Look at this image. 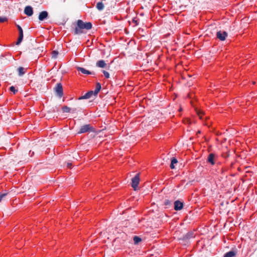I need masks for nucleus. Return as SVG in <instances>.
Here are the masks:
<instances>
[{"mask_svg": "<svg viewBox=\"0 0 257 257\" xmlns=\"http://www.w3.org/2000/svg\"><path fill=\"white\" fill-rule=\"evenodd\" d=\"M34 50L36 54H39L42 51L41 49L39 48H35Z\"/></svg>", "mask_w": 257, "mask_h": 257, "instance_id": "obj_29", "label": "nucleus"}, {"mask_svg": "<svg viewBox=\"0 0 257 257\" xmlns=\"http://www.w3.org/2000/svg\"><path fill=\"white\" fill-rule=\"evenodd\" d=\"M59 53L57 51H53L52 52V58L56 59L57 58Z\"/></svg>", "mask_w": 257, "mask_h": 257, "instance_id": "obj_22", "label": "nucleus"}, {"mask_svg": "<svg viewBox=\"0 0 257 257\" xmlns=\"http://www.w3.org/2000/svg\"><path fill=\"white\" fill-rule=\"evenodd\" d=\"M72 163H67V167L69 168H71L72 167Z\"/></svg>", "mask_w": 257, "mask_h": 257, "instance_id": "obj_30", "label": "nucleus"}, {"mask_svg": "<svg viewBox=\"0 0 257 257\" xmlns=\"http://www.w3.org/2000/svg\"><path fill=\"white\" fill-rule=\"evenodd\" d=\"M23 39V34H21V35H19V38L17 40V41L16 42V45H19L22 41Z\"/></svg>", "mask_w": 257, "mask_h": 257, "instance_id": "obj_20", "label": "nucleus"}, {"mask_svg": "<svg viewBox=\"0 0 257 257\" xmlns=\"http://www.w3.org/2000/svg\"><path fill=\"white\" fill-rule=\"evenodd\" d=\"M10 90L11 91L13 92L14 94H16L18 92V89H16L13 86L10 87Z\"/></svg>", "mask_w": 257, "mask_h": 257, "instance_id": "obj_23", "label": "nucleus"}, {"mask_svg": "<svg viewBox=\"0 0 257 257\" xmlns=\"http://www.w3.org/2000/svg\"><path fill=\"white\" fill-rule=\"evenodd\" d=\"M55 92L57 96L61 98L63 95V91L62 85L60 83H57L54 88Z\"/></svg>", "mask_w": 257, "mask_h": 257, "instance_id": "obj_3", "label": "nucleus"}, {"mask_svg": "<svg viewBox=\"0 0 257 257\" xmlns=\"http://www.w3.org/2000/svg\"><path fill=\"white\" fill-rule=\"evenodd\" d=\"M235 254L236 253L235 251L231 250L225 253L223 257H233L235 255Z\"/></svg>", "mask_w": 257, "mask_h": 257, "instance_id": "obj_17", "label": "nucleus"}, {"mask_svg": "<svg viewBox=\"0 0 257 257\" xmlns=\"http://www.w3.org/2000/svg\"><path fill=\"white\" fill-rule=\"evenodd\" d=\"M96 66L99 68H105L106 66V63L103 60H99L96 63Z\"/></svg>", "mask_w": 257, "mask_h": 257, "instance_id": "obj_13", "label": "nucleus"}, {"mask_svg": "<svg viewBox=\"0 0 257 257\" xmlns=\"http://www.w3.org/2000/svg\"><path fill=\"white\" fill-rule=\"evenodd\" d=\"M62 109L64 112H70L71 110V109L67 106L62 107Z\"/></svg>", "mask_w": 257, "mask_h": 257, "instance_id": "obj_21", "label": "nucleus"}, {"mask_svg": "<svg viewBox=\"0 0 257 257\" xmlns=\"http://www.w3.org/2000/svg\"><path fill=\"white\" fill-rule=\"evenodd\" d=\"M34 152H33L32 153V155H31V156H32L33 155H34Z\"/></svg>", "mask_w": 257, "mask_h": 257, "instance_id": "obj_32", "label": "nucleus"}, {"mask_svg": "<svg viewBox=\"0 0 257 257\" xmlns=\"http://www.w3.org/2000/svg\"><path fill=\"white\" fill-rule=\"evenodd\" d=\"M8 19L6 17H0V23L7 21Z\"/></svg>", "mask_w": 257, "mask_h": 257, "instance_id": "obj_28", "label": "nucleus"}, {"mask_svg": "<svg viewBox=\"0 0 257 257\" xmlns=\"http://www.w3.org/2000/svg\"><path fill=\"white\" fill-rule=\"evenodd\" d=\"M96 8L99 11H102L104 8V5L102 2H98L96 4Z\"/></svg>", "mask_w": 257, "mask_h": 257, "instance_id": "obj_16", "label": "nucleus"}, {"mask_svg": "<svg viewBox=\"0 0 257 257\" xmlns=\"http://www.w3.org/2000/svg\"><path fill=\"white\" fill-rule=\"evenodd\" d=\"M141 241H142V239L140 237H139L138 236H135L134 237V243L135 244H138Z\"/></svg>", "mask_w": 257, "mask_h": 257, "instance_id": "obj_19", "label": "nucleus"}, {"mask_svg": "<svg viewBox=\"0 0 257 257\" xmlns=\"http://www.w3.org/2000/svg\"><path fill=\"white\" fill-rule=\"evenodd\" d=\"M140 174H137L132 179V187L135 190H137V187L140 182Z\"/></svg>", "mask_w": 257, "mask_h": 257, "instance_id": "obj_4", "label": "nucleus"}, {"mask_svg": "<svg viewBox=\"0 0 257 257\" xmlns=\"http://www.w3.org/2000/svg\"><path fill=\"white\" fill-rule=\"evenodd\" d=\"M178 163V160H177L176 158H174V157H173L171 158V164H170V168L171 169H175V164H176Z\"/></svg>", "mask_w": 257, "mask_h": 257, "instance_id": "obj_15", "label": "nucleus"}, {"mask_svg": "<svg viewBox=\"0 0 257 257\" xmlns=\"http://www.w3.org/2000/svg\"><path fill=\"white\" fill-rule=\"evenodd\" d=\"M19 76H22L25 73V69L23 67H20L18 69Z\"/></svg>", "mask_w": 257, "mask_h": 257, "instance_id": "obj_18", "label": "nucleus"}, {"mask_svg": "<svg viewBox=\"0 0 257 257\" xmlns=\"http://www.w3.org/2000/svg\"><path fill=\"white\" fill-rule=\"evenodd\" d=\"M94 94V92L92 90L89 91L86 93L84 95L80 96L78 99H84L90 98L92 95Z\"/></svg>", "mask_w": 257, "mask_h": 257, "instance_id": "obj_11", "label": "nucleus"}, {"mask_svg": "<svg viewBox=\"0 0 257 257\" xmlns=\"http://www.w3.org/2000/svg\"><path fill=\"white\" fill-rule=\"evenodd\" d=\"M197 133H200V131H198Z\"/></svg>", "mask_w": 257, "mask_h": 257, "instance_id": "obj_38", "label": "nucleus"}, {"mask_svg": "<svg viewBox=\"0 0 257 257\" xmlns=\"http://www.w3.org/2000/svg\"><path fill=\"white\" fill-rule=\"evenodd\" d=\"M92 28V24L90 22L84 23L81 20H78L76 22V27L74 30V35H79L83 33V29L89 30Z\"/></svg>", "mask_w": 257, "mask_h": 257, "instance_id": "obj_1", "label": "nucleus"}, {"mask_svg": "<svg viewBox=\"0 0 257 257\" xmlns=\"http://www.w3.org/2000/svg\"><path fill=\"white\" fill-rule=\"evenodd\" d=\"M193 99H194V100H195V96H194Z\"/></svg>", "mask_w": 257, "mask_h": 257, "instance_id": "obj_39", "label": "nucleus"}, {"mask_svg": "<svg viewBox=\"0 0 257 257\" xmlns=\"http://www.w3.org/2000/svg\"><path fill=\"white\" fill-rule=\"evenodd\" d=\"M188 97H190V94H188Z\"/></svg>", "mask_w": 257, "mask_h": 257, "instance_id": "obj_33", "label": "nucleus"}, {"mask_svg": "<svg viewBox=\"0 0 257 257\" xmlns=\"http://www.w3.org/2000/svg\"><path fill=\"white\" fill-rule=\"evenodd\" d=\"M17 27L18 29V30H19V35H21V34H23V29H22V28H21V26H20L19 25H17Z\"/></svg>", "mask_w": 257, "mask_h": 257, "instance_id": "obj_25", "label": "nucleus"}, {"mask_svg": "<svg viewBox=\"0 0 257 257\" xmlns=\"http://www.w3.org/2000/svg\"><path fill=\"white\" fill-rule=\"evenodd\" d=\"M180 111H181L182 110V108H180V109H179Z\"/></svg>", "mask_w": 257, "mask_h": 257, "instance_id": "obj_36", "label": "nucleus"}, {"mask_svg": "<svg viewBox=\"0 0 257 257\" xmlns=\"http://www.w3.org/2000/svg\"><path fill=\"white\" fill-rule=\"evenodd\" d=\"M102 72H103V73L104 74V76L106 78H109V73L108 72H107V71H106L105 70H103Z\"/></svg>", "mask_w": 257, "mask_h": 257, "instance_id": "obj_26", "label": "nucleus"}, {"mask_svg": "<svg viewBox=\"0 0 257 257\" xmlns=\"http://www.w3.org/2000/svg\"><path fill=\"white\" fill-rule=\"evenodd\" d=\"M48 17V13L47 11H42L40 13L38 19L40 21H43L46 19Z\"/></svg>", "mask_w": 257, "mask_h": 257, "instance_id": "obj_7", "label": "nucleus"}, {"mask_svg": "<svg viewBox=\"0 0 257 257\" xmlns=\"http://www.w3.org/2000/svg\"><path fill=\"white\" fill-rule=\"evenodd\" d=\"M73 158H75L76 160L77 159L76 158H75V157H73Z\"/></svg>", "mask_w": 257, "mask_h": 257, "instance_id": "obj_37", "label": "nucleus"}, {"mask_svg": "<svg viewBox=\"0 0 257 257\" xmlns=\"http://www.w3.org/2000/svg\"><path fill=\"white\" fill-rule=\"evenodd\" d=\"M183 203L179 200L174 202V209L176 211L180 210L183 208Z\"/></svg>", "mask_w": 257, "mask_h": 257, "instance_id": "obj_6", "label": "nucleus"}, {"mask_svg": "<svg viewBox=\"0 0 257 257\" xmlns=\"http://www.w3.org/2000/svg\"><path fill=\"white\" fill-rule=\"evenodd\" d=\"M194 111L196 112L197 115L198 116L200 119L203 120L204 112L202 110L196 107L194 105Z\"/></svg>", "mask_w": 257, "mask_h": 257, "instance_id": "obj_8", "label": "nucleus"}, {"mask_svg": "<svg viewBox=\"0 0 257 257\" xmlns=\"http://www.w3.org/2000/svg\"><path fill=\"white\" fill-rule=\"evenodd\" d=\"M24 13L28 16H31L33 14V8L31 6H27L24 9Z\"/></svg>", "mask_w": 257, "mask_h": 257, "instance_id": "obj_9", "label": "nucleus"}, {"mask_svg": "<svg viewBox=\"0 0 257 257\" xmlns=\"http://www.w3.org/2000/svg\"><path fill=\"white\" fill-rule=\"evenodd\" d=\"M101 88V84L99 82H97L96 84V88L94 92V95H96L98 93L99 91L100 90Z\"/></svg>", "mask_w": 257, "mask_h": 257, "instance_id": "obj_14", "label": "nucleus"}, {"mask_svg": "<svg viewBox=\"0 0 257 257\" xmlns=\"http://www.w3.org/2000/svg\"><path fill=\"white\" fill-rule=\"evenodd\" d=\"M133 21H134L135 23H137V21H136L134 20Z\"/></svg>", "mask_w": 257, "mask_h": 257, "instance_id": "obj_35", "label": "nucleus"}, {"mask_svg": "<svg viewBox=\"0 0 257 257\" xmlns=\"http://www.w3.org/2000/svg\"><path fill=\"white\" fill-rule=\"evenodd\" d=\"M172 204V202L171 201H170L169 200H168V199H166L164 201V204L166 205V206H169V205H171Z\"/></svg>", "mask_w": 257, "mask_h": 257, "instance_id": "obj_24", "label": "nucleus"}, {"mask_svg": "<svg viewBox=\"0 0 257 257\" xmlns=\"http://www.w3.org/2000/svg\"><path fill=\"white\" fill-rule=\"evenodd\" d=\"M7 195V193H3L0 194V202Z\"/></svg>", "mask_w": 257, "mask_h": 257, "instance_id": "obj_27", "label": "nucleus"}, {"mask_svg": "<svg viewBox=\"0 0 257 257\" xmlns=\"http://www.w3.org/2000/svg\"><path fill=\"white\" fill-rule=\"evenodd\" d=\"M186 121H187V122L189 123H191V120H190V119H187V120H186Z\"/></svg>", "mask_w": 257, "mask_h": 257, "instance_id": "obj_31", "label": "nucleus"}, {"mask_svg": "<svg viewBox=\"0 0 257 257\" xmlns=\"http://www.w3.org/2000/svg\"><path fill=\"white\" fill-rule=\"evenodd\" d=\"M76 69L78 71L81 72L82 73H83L84 74H87V75L94 74V73L93 72H90L88 70H86L85 69H84V68H82V67H77Z\"/></svg>", "mask_w": 257, "mask_h": 257, "instance_id": "obj_10", "label": "nucleus"}, {"mask_svg": "<svg viewBox=\"0 0 257 257\" xmlns=\"http://www.w3.org/2000/svg\"><path fill=\"white\" fill-rule=\"evenodd\" d=\"M215 155L213 153H210L208 157L207 161L209 163L211 164V165H214L215 162Z\"/></svg>", "mask_w": 257, "mask_h": 257, "instance_id": "obj_12", "label": "nucleus"}, {"mask_svg": "<svg viewBox=\"0 0 257 257\" xmlns=\"http://www.w3.org/2000/svg\"><path fill=\"white\" fill-rule=\"evenodd\" d=\"M173 7H175V8H176V9L177 8V7H175V5H173Z\"/></svg>", "mask_w": 257, "mask_h": 257, "instance_id": "obj_34", "label": "nucleus"}, {"mask_svg": "<svg viewBox=\"0 0 257 257\" xmlns=\"http://www.w3.org/2000/svg\"><path fill=\"white\" fill-rule=\"evenodd\" d=\"M227 36V33L225 31H219L216 33V37L221 41H224L225 40Z\"/></svg>", "mask_w": 257, "mask_h": 257, "instance_id": "obj_5", "label": "nucleus"}, {"mask_svg": "<svg viewBox=\"0 0 257 257\" xmlns=\"http://www.w3.org/2000/svg\"><path fill=\"white\" fill-rule=\"evenodd\" d=\"M93 131L94 128L90 124H85L80 127L77 134H81Z\"/></svg>", "mask_w": 257, "mask_h": 257, "instance_id": "obj_2", "label": "nucleus"}]
</instances>
